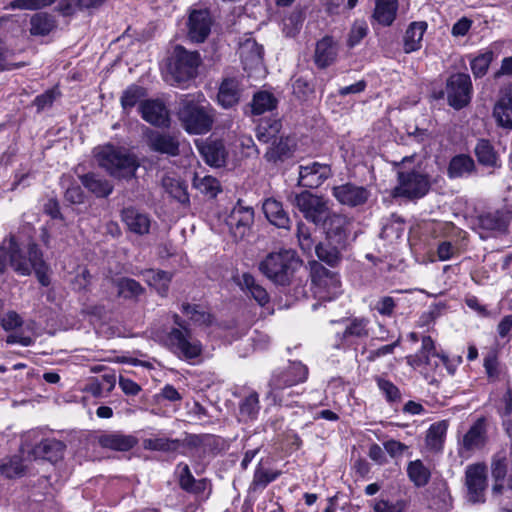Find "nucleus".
Instances as JSON below:
<instances>
[{
  "label": "nucleus",
  "instance_id": "1",
  "mask_svg": "<svg viewBox=\"0 0 512 512\" xmlns=\"http://www.w3.org/2000/svg\"><path fill=\"white\" fill-rule=\"evenodd\" d=\"M8 266L20 276H30L34 272L42 286L50 285L49 265L35 242H29L24 248L14 235L4 238L0 244V275L6 273Z\"/></svg>",
  "mask_w": 512,
  "mask_h": 512
},
{
  "label": "nucleus",
  "instance_id": "2",
  "mask_svg": "<svg viewBox=\"0 0 512 512\" xmlns=\"http://www.w3.org/2000/svg\"><path fill=\"white\" fill-rule=\"evenodd\" d=\"M302 266V261L296 252L287 249L278 252L269 253L260 263V272L276 285L287 286L298 269Z\"/></svg>",
  "mask_w": 512,
  "mask_h": 512
},
{
  "label": "nucleus",
  "instance_id": "3",
  "mask_svg": "<svg viewBox=\"0 0 512 512\" xmlns=\"http://www.w3.org/2000/svg\"><path fill=\"white\" fill-rule=\"evenodd\" d=\"M179 121L189 134H205L212 128L214 122L213 109L206 101L185 99L178 111Z\"/></svg>",
  "mask_w": 512,
  "mask_h": 512
},
{
  "label": "nucleus",
  "instance_id": "4",
  "mask_svg": "<svg viewBox=\"0 0 512 512\" xmlns=\"http://www.w3.org/2000/svg\"><path fill=\"white\" fill-rule=\"evenodd\" d=\"M308 378V368L301 362H291L287 367L278 368L273 371L269 381L270 390L268 398H271L274 404L288 405L286 403L283 390L299 383H303Z\"/></svg>",
  "mask_w": 512,
  "mask_h": 512
},
{
  "label": "nucleus",
  "instance_id": "5",
  "mask_svg": "<svg viewBox=\"0 0 512 512\" xmlns=\"http://www.w3.org/2000/svg\"><path fill=\"white\" fill-rule=\"evenodd\" d=\"M165 345L178 359L192 361L203 353V344L190 328L173 327L165 336Z\"/></svg>",
  "mask_w": 512,
  "mask_h": 512
},
{
  "label": "nucleus",
  "instance_id": "6",
  "mask_svg": "<svg viewBox=\"0 0 512 512\" xmlns=\"http://www.w3.org/2000/svg\"><path fill=\"white\" fill-rule=\"evenodd\" d=\"M97 157L99 165L115 178H131L139 166L135 157L111 145L102 147Z\"/></svg>",
  "mask_w": 512,
  "mask_h": 512
},
{
  "label": "nucleus",
  "instance_id": "7",
  "mask_svg": "<svg viewBox=\"0 0 512 512\" xmlns=\"http://www.w3.org/2000/svg\"><path fill=\"white\" fill-rule=\"evenodd\" d=\"M292 203L306 220L317 226L323 224L331 213L328 200L309 191L296 194Z\"/></svg>",
  "mask_w": 512,
  "mask_h": 512
},
{
  "label": "nucleus",
  "instance_id": "8",
  "mask_svg": "<svg viewBox=\"0 0 512 512\" xmlns=\"http://www.w3.org/2000/svg\"><path fill=\"white\" fill-rule=\"evenodd\" d=\"M471 78L466 73H454L446 80L445 94L449 106L456 110L466 107L472 97Z\"/></svg>",
  "mask_w": 512,
  "mask_h": 512
},
{
  "label": "nucleus",
  "instance_id": "9",
  "mask_svg": "<svg viewBox=\"0 0 512 512\" xmlns=\"http://www.w3.org/2000/svg\"><path fill=\"white\" fill-rule=\"evenodd\" d=\"M398 184L394 188L395 196L407 198H421L429 191L430 182L428 176L416 170L397 172Z\"/></svg>",
  "mask_w": 512,
  "mask_h": 512
},
{
  "label": "nucleus",
  "instance_id": "10",
  "mask_svg": "<svg viewBox=\"0 0 512 512\" xmlns=\"http://www.w3.org/2000/svg\"><path fill=\"white\" fill-rule=\"evenodd\" d=\"M200 64L198 52H190L182 46H176L174 50V62L171 66L172 76L178 84H181L196 75Z\"/></svg>",
  "mask_w": 512,
  "mask_h": 512
},
{
  "label": "nucleus",
  "instance_id": "11",
  "mask_svg": "<svg viewBox=\"0 0 512 512\" xmlns=\"http://www.w3.org/2000/svg\"><path fill=\"white\" fill-rule=\"evenodd\" d=\"M508 216L499 210L479 215L474 224V230L483 240L502 234L507 231Z\"/></svg>",
  "mask_w": 512,
  "mask_h": 512
},
{
  "label": "nucleus",
  "instance_id": "12",
  "mask_svg": "<svg viewBox=\"0 0 512 512\" xmlns=\"http://www.w3.org/2000/svg\"><path fill=\"white\" fill-rule=\"evenodd\" d=\"M254 221V210L238 201L227 218V225L235 240H241L249 232Z\"/></svg>",
  "mask_w": 512,
  "mask_h": 512
},
{
  "label": "nucleus",
  "instance_id": "13",
  "mask_svg": "<svg viewBox=\"0 0 512 512\" xmlns=\"http://www.w3.org/2000/svg\"><path fill=\"white\" fill-rule=\"evenodd\" d=\"M486 467L483 464H472L465 471V485L468 491V500L471 503H483L486 489Z\"/></svg>",
  "mask_w": 512,
  "mask_h": 512
},
{
  "label": "nucleus",
  "instance_id": "14",
  "mask_svg": "<svg viewBox=\"0 0 512 512\" xmlns=\"http://www.w3.org/2000/svg\"><path fill=\"white\" fill-rule=\"evenodd\" d=\"M311 277L312 281L318 286L317 293L320 298L325 299L326 296L322 295V290L327 289L329 300L335 298L340 294V280L336 273L325 268L317 261L311 262Z\"/></svg>",
  "mask_w": 512,
  "mask_h": 512
},
{
  "label": "nucleus",
  "instance_id": "15",
  "mask_svg": "<svg viewBox=\"0 0 512 512\" xmlns=\"http://www.w3.org/2000/svg\"><path fill=\"white\" fill-rule=\"evenodd\" d=\"M332 176L330 165L312 162L299 167L298 183L302 187L315 189Z\"/></svg>",
  "mask_w": 512,
  "mask_h": 512
},
{
  "label": "nucleus",
  "instance_id": "16",
  "mask_svg": "<svg viewBox=\"0 0 512 512\" xmlns=\"http://www.w3.org/2000/svg\"><path fill=\"white\" fill-rule=\"evenodd\" d=\"M321 225L325 230V238L336 242L340 246H347L351 220L346 215L330 213L325 222Z\"/></svg>",
  "mask_w": 512,
  "mask_h": 512
},
{
  "label": "nucleus",
  "instance_id": "17",
  "mask_svg": "<svg viewBox=\"0 0 512 512\" xmlns=\"http://www.w3.org/2000/svg\"><path fill=\"white\" fill-rule=\"evenodd\" d=\"M332 195L341 204L348 207H357L367 202L370 192L363 186L345 183L334 186Z\"/></svg>",
  "mask_w": 512,
  "mask_h": 512
},
{
  "label": "nucleus",
  "instance_id": "18",
  "mask_svg": "<svg viewBox=\"0 0 512 512\" xmlns=\"http://www.w3.org/2000/svg\"><path fill=\"white\" fill-rule=\"evenodd\" d=\"M145 137L150 150L168 156H177L179 154L180 144L177 136L147 128Z\"/></svg>",
  "mask_w": 512,
  "mask_h": 512
},
{
  "label": "nucleus",
  "instance_id": "19",
  "mask_svg": "<svg viewBox=\"0 0 512 512\" xmlns=\"http://www.w3.org/2000/svg\"><path fill=\"white\" fill-rule=\"evenodd\" d=\"M487 427L485 418H478L463 436L460 453L481 450L487 443Z\"/></svg>",
  "mask_w": 512,
  "mask_h": 512
},
{
  "label": "nucleus",
  "instance_id": "20",
  "mask_svg": "<svg viewBox=\"0 0 512 512\" xmlns=\"http://www.w3.org/2000/svg\"><path fill=\"white\" fill-rule=\"evenodd\" d=\"M212 19L207 10H194L188 21V36L192 41L203 42L209 35Z\"/></svg>",
  "mask_w": 512,
  "mask_h": 512
},
{
  "label": "nucleus",
  "instance_id": "21",
  "mask_svg": "<svg viewBox=\"0 0 512 512\" xmlns=\"http://www.w3.org/2000/svg\"><path fill=\"white\" fill-rule=\"evenodd\" d=\"M142 118L153 126L168 127L170 124L169 111L158 100H146L139 106Z\"/></svg>",
  "mask_w": 512,
  "mask_h": 512
},
{
  "label": "nucleus",
  "instance_id": "22",
  "mask_svg": "<svg viewBox=\"0 0 512 512\" xmlns=\"http://www.w3.org/2000/svg\"><path fill=\"white\" fill-rule=\"evenodd\" d=\"M121 219L127 229L137 235H146L150 231L151 218L149 214L135 208L126 207L121 211Z\"/></svg>",
  "mask_w": 512,
  "mask_h": 512
},
{
  "label": "nucleus",
  "instance_id": "23",
  "mask_svg": "<svg viewBox=\"0 0 512 512\" xmlns=\"http://www.w3.org/2000/svg\"><path fill=\"white\" fill-rule=\"evenodd\" d=\"M65 450L66 445L64 442L54 438H47L36 444L29 454L34 459H45L54 463L64 457Z\"/></svg>",
  "mask_w": 512,
  "mask_h": 512
},
{
  "label": "nucleus",
  "instance_id": "24",
  "mask_svg": "<svg viewBox=\"0 0 512 512\" xmlns=\"http://www.w3.org/2000/svg\"><path fill=\"white\" fill-rule=\"evenodd\" d=\"M195 144L208 165L215 167L224 165L226 150L222 141L212 139L196 140Z\"/></svg>",
  "mask_w": 512,
  "mask_h": 512
},
{
  "label": "nucleus",
  "instance_id": "25",
  "mask_svg": "<svg viewBox=\"0 0 512 512\" xmlns=\"http://www.w3.org/2000/svg\"><path fill=\"white\" fill-rule=\"evenodd\" d=\"M239 55L244 70H258L263 65V47L252 38H247L240 44Z\"/></svg>",
  "mask_w": 512,
  "mask_h": 512
},
{
  "label": "nucleus",
  "instance_id": "26",
  "mask_svg": "<svg viewBox=\"0 0 512 512\" xmlns=\"http://www.w3.org/2000/svg\"><path fill=\"white\" fill-rule=\"evenodd\" d=\"M347 246H340L334 241L325 238L324 242L315 245V253L318 259L331 267H336L342 261V253Z\"/></svg>",
  "mask_w": 512,
  "mask_h": 512
},
{
  "label": "nucleus",
  "instance_id": "27",
  "mask_svg": "<svg viewBox=\"0 0 512 512\" xmlns=\"http://www.w3.org/2000/svg\"><path fill=\"white\" fill-rule=\"evenodd\" d=\"M262 208L266 218L272 225L282 229H290L291 220L283 209L281 202L269 198L264 201Z\"/></svg>",
  "mask_w": 512,
  "mask_h": 512
},
{
  "label": "nucleus",
  "instance_id": "28",
  "mask_svg": "<svg viewBox=\"0 0 512 512\" xmlns=\"http://www.w3.org/2000/svg\"><path fill=\"white\" fill-rule=\"evenodd\" d=\"M144 281L156 290L158 295L166 297L168 295L169 286L173 278V274L163 270L146 269L141 272Z\"/></svg>",
  "mask_w": 512,
  "mask_h": 512
},
{
  "label": "nucleus",
  "instance_id": "29",
  "mask_svg": "<svg viewBox=\"0 0 512 512\" xmlns=\"http://www.w3.org/2000/svg\"><path fill=\"white\" fill-rule=\"evenodd\" d=\"M239 286L247 296L253 298L260 306H265L270 300L266 289L249 273H244L241 276Z\"/></svg>",
  "mask_w": 512,
  "mask_h": 512
},
{
  "label": "nucleus",
  "instance_id": "30",
  "mask_svg": "<svg viewBox=\"0 0 512 512\" xmlns=\"http://www.w3.org/2000/svg\"><path fill=\"white\" fill-rule=\"evenodd\" d=\"M99 444L103 448L117 451H128L137 444V439L132 435H125L120 432H111L99 437Z\"/></svg>",
  "mask_w": 512,
  "mask_h": 512
},
{
  "label": "nucleus",
  "instance_id": "31",
  "mask_svg": "<svg viewBox=\"0 0 512 512\" xmlns=\"http://www.w3.org/2000/svg\"><path fill=\"white\" fill-rule=\"evenodd\" d=\"M337 57V47L331 37H324L316 44L314 60L319 68L331 65Z\"/></svg>",
  "mask_w": 512,
  "mask_h": 512
},
{
  "label": "nucleus",
  "instance_id": "32",
  "mask_svg": "<svg viewBox=\"0 0 512 512\" xmlns=\"http://www.w3.org/2000/svg\"><path fill=\"white\" fill-rule=\"evenodd\" d=\"M369 319L365 317H354L346 321L344 332L341 336L342 343L337 345L340 348L350 338H366L369 336Z\"/></svg>",
  "mask_w": 512,
  "mask_h": 512
},
{
  "label": "nucleus",
  "instance_id": "33",
  "mask_svg": "<svg viewBox=\"0 0 512 512\" xmlns=\"http://www.w3.org/2000/svg\"><path fill=\"white\" fill-rule=\"evenodd\" d=\"M56 19L53 15L39 12L30 18L29 32L32 36H46L56 28Z\"/></svg>",
  "mask_w": 512,
  "mask_h": 512
},
{
  "label": "nucleus",
  "instance_id": "34",
  "mask_svg": "<svg viewBox=\"0 0 512 512\" xmlns=\"http://www.w3.org/2000/svg\"><path fill=\"white\" fill-rule=\"evenodd\" d=\"M398 0H376L373 17L383 25L390 26L396 18Z\"/></svg>",
  "mask_w": 512,
  "mask_h": 512
},
{
  "label": "nucleus",
  "instance_id": "35",
  "mask_svg": "<svg viewBox=\"0 0 512 512\" xmlns=\"http://www.w3.org/2000/svg\"><path fill=\"white\" fill-rule=\"evenodd\" d=\"M81 183L97 197H107L113 191V185L106 179L94 173H88L80 177Z\"/></svg>",
  "mask_w": 512,
  "mask_h": 512
},
{
  "label": "nucleus",
  "instance_id": "36",
  "mask_svg": "<svg viewBox=\"0 0 512 512\" xmlns=\"http://www.w3.org/2000/svg\"><path fill=\"white\" fill-rule=\"evenodd\" d=\"M239 98L238 82L235 79L224 80L217 95L219 104L224 108H231L238 103Z\"/></svg>",
  "mask_w": 512,
  "mask_h": 512
},
{
  "label": "nucleus",
  "instance_id": "37",
  "mask_svg": "<svg viewBox=\"0 0 512 512\" xmlns=\"http://www.w3.org/2000/svg\"><path fill=\"white\" fill-rule=\"evenodd\" d=\"M113 285L117 288V295L124 299H137L145 292L138 281L128 277L113 280Z\"/></svg>",
  "mask_w": 512,
  "mask_h": 512
},
{
  "label": "nucleus",
  "instance_id": "38",
  "mask_svg": "<svg viewBox=\"0 0 512 512\" xmlns=\"http://www.w3.org/2000/svg\"><path fill=\"white\" fill-rule=\"evenodd\" d=\"M426 28L427 24L425 22H413L409 25L404 36V51L406 53L420 49Z\"/></svg>",
  "mask_w": 512,
  "mask_h": 512
},
{
  "label": "nucleus",
  "instance_id": "39",
  "mask_svg": "<svg viewBox=\"0 0 512 512\" xmlns=\"http://www.w3.org/2000/svg\"><path fill=\"white\" fill-rule=\"evenodd\" d=\"M181 311L191 322L198 326H208L212 323V315L202 305L183 303Z\"/></svg>",
  "mask_w": 512,
  "mask_h": 512
},
{
  "label": "nucleus",
  "instance_id": "40",
  "mask_svg": "<svg viewBox=\"0 0 512 512\" xmlns=\"http://www.w3.org/2000/svg\"><path fill=\"white\" fill-rule=\"evenodd\" d=\"M475 168L474 160L465 154L454 156L448 166L450 178H459L470 174Z\"/></svg>",
  "mask_w": 512,
  "mask_h": 512
},
{
  "label": "nucleus",
  "instance_id": "41",
  "mask_svg": "<svg viewBox=\"0 0 512 512\" xmlns=\"http://www.w3.org/2000/svg\"><path fill=\"white\" fill-rule=\"evenodd\" d=\"M439 353L436 351V347L433 339L430 336H424L422 338L421 349L414 356L408 358V362L412 365H428L431 356L439 357Z\"/></svg>",
  "mask_w": 512,
  "mask_h": 512
},
{
  "label": "nucleus",
  "instance_id": "42",
  "mask_svg": "<svg viewBox=\"0 0 512 512\" xmlns=\"http://www.w3.org/2000/svg\"><path fill=\"white\" fill-rule=\"evenodd\" d=\"M407 474L416 487H424L431 477L429 468L421 460L411 461L407 467Z\"/></svg>",
  "mask_w": 512,
  "mask_h": 512
},
{
  "label": "nucleus",
  "instance_id": "43",
  "mask_svg": "<svg viewBox=\"0 0 512 512\" xmlns=\"http://www.w3.org/2000/svg\"><path fill=\"white\" fill-rule=\"evenodd\" d=\"M162 186H163L164 190L172 198L176 199L178 202L183 203V204L189 202V195L187 192V187L179 179L165 176L162 179Z\"/></svg>",
  "mask_w": 512,
  "mask_h": 512
},
{
  "label": "nucleus",
  "instance_id": "44",
  "mask_svg": "<svg viewBox=\"0 0 512 512\" xmlns=\"http://www.w3.org/2000/svg\"><path fill=\"white\" fill-rule=\"evenodd\" d=\"M448 424L446 421H440L430 426L426 435V445L434 451L442 448L446 436Z\"/></svg>",
  "mask_w": 512,
  "mask_h": 512
},
{
  "label": "nucleus",
  "instance_id": "45",
  "mask_svg": "<svg viewBox=\"0 0 512 512\" xmlns=\"http://www.w3.org/2000/svg\"><path fill=\"white\" fill-rule=\"evenodd\" d=\"M277 99L275 96L267 91L257 92L252 100V113L255 115H261L265 112L272 111L277 106Z\"/></svg>",
  "mask_w": 512,
  "mask_h": 512
},
{
  "label": "nucleus",
  "instance_id": "46",
  "mask_svg": "<svg viewBox=\"0 0 512 512\" xmlns=\"http://www.w3.org/2000/svg\"><path fill=\"white\" fill-rule=\"evenodd\" d=\"M498 124L504 128H512V97H504L500 99L493 111Z\"/></svg>",
  "mask_w": 512,
  "mask_h": 512
},
{
  "label": "nucleus",
  "instance_id": "47",
  "mask_svg": "<svg viewBox=\"0 0 512 512\" xmlns=\"http://www.w3.org/2000/svg\"><path fill=\"white\" fill-rule=\"evenodd\" d=\"M142 446L145 450L174 452L179 448L180 441L166 437L147 438L143 440Z\"/></svg>",
  "mask_w": 512,
  "mask_h": 512
},
{
  "label": "nucleus",
  "instance_id": "48",
  "mask_svg": "<svg viewBox=\"0 0 512 512\" xmlns=\"http://www.w3.org/2000/svg\"><path fill=\"white\" fill-rule=\"evenodd\" d=\"M0 472L7 478L23 476L25 473V466L23 465L22 458L15 455L1 459Z\"/></svg>",
  "mask_w": 512,
  "mask_h": 512
},
{
  "label": "nucleus",
  "instance_id": "49",
  "mask_svg": "<svg viewBox=\"0 0 512 512\" xmlns=\"http://www.w3.org/2000/svg\"><path fill=\"white\" fill-rule=\"evenodd\" d=\"M281 123L278 120H263L259 123L256 130V136L259 141L268 143L273 140L276 141L277 135L280 132Z\"/></svg>",
  "mask_w": 512,
  "mask_h": 512
},
{
  "label": "nucleus",
  "instance_id": "50",
  "mask_svg": "<svg viewBox=\"0 0 512 512\" xmlns=\"http://www.w3.org/2000/svg\"><path fill=\"white\" fill-rule=\"evenodd\" d=\"M475 155L480 164L485 166H495L497 154L488 140L481 139L475 147Z\"/></svg>",
  "mask_w": 512,
  "mask_h": 512
},
{
  "label": "nucleus",
  "instance_id": "51",
  "mask_svg": "<svg viewBox=\"0 0 512 512\" xmlns=\"http://www.w3.org/2000/svg\"><path fill=\"white\" fill-rule=\"evenodd\" d=\"M281 473L279 471L269 470L263 467L260 461L255 469L251 487L254 490L265 488L269 483L276 480Z\"/></svg>",
  "mask_w": 512,
  "mask_h": 512
},
{
  "label": "nucleus",
  "instance_id": "52",
  "mask_svg": "<svg viewBox=\"0 0 512 512\" xmlns=\"http://www.w3.org/2000/svg\"><path fill=\"white\" fill-rule=\"evenodd\" d=\"M494 53L492 50H485L479 55L470 59V66L473 75L477 77L484 76L493 60Z\"/></svg>",
  "mask_w": 512,
  "mask_h": 512
},
{
  "label": "nucleus",
  "instance_id": "53",
  "mask_svg": "<svg viewBox=\"0 0 512 512\" xmlns=\"http://www.w3.org/2000/svg\"><path fill=\"white\" fill-rule=\"evenodd\" d=\"M260 410L258 394L253 392L245 397L240 404V415L245 420H253Z\"/></svg>",
  "mask_w": 512,
  "mask_h": 512
},
{
  "label": "nucleus",
  "instance_id": "54",
  "mask_svg": "<svg viewBox=\"0 0 512 512\" xmlns=\"http://www.w3.org/2000/svg\"><path fill=\"white\" fill-rule=\"evenodd\" d=\"M194 186L203 194L209 197H215L220 191L219 181L212 176H205L203 178H195Z\"/></svg>",
  "mask_w": 512,
  "mask_h": 512
},
{
  "label": "nucleus",
  "instance_id": "55",
  "mask_svg": "<svg viewBox=\"0 0 512 512\" xmlns=\"http://www.w3.org/2000/svg\"><path fill=\"white\" fill-rule=\"evenodd\" d=\"M144 96V91L139 86L128 87L121 96V105L124 110L133 108Z\"/></svg>",
  "mask_w": 512,
  "mask_h": 512
},
{
  "label": "nucleus",
  "instance_id": "56",
  "mask_svg": "<svg viewBox=\"0 0 512 512\" xmlns=\"http://www.w3.org/2000/svg\"><path fill=\"white\" fill-rule=\"evenodd\" d=\"M57 0H14L10 3L12 9L39 10L49 7Z\"/></svg>",
  "mask_w": 512,
  "mask_h": 512
},
{
  "label": "nucleus",
  "instance_id": "57",
  "mask_svg": "<svg viewBox=\"0 0 512 512\" xmlns=\"http://www.w3.org/2000/svg\"><path fill=\"white\" fill-rule=\"evenodd\" d=\"M297 238L299 246L304 252L309 253L315 247L310 228L302 222L297 225Z\"/></svg>",
  "mask_w": 512,
  "mask_h": 512
},
{
  "label": "nucleus",
  "instance_id": "58",
  "mask_svg": "<svg viewBox=\"0 0 512 512\" xmlns=\"http://www.w3.org/2000/svg\"><path fill=\"white\" fill-rule=\"evenodd\" d=\"M378 388L385 395L389 402L399 401L401 394L399 389L389 380L378 377L376 379Z\"/></svg>",
  "mask_w": 512,
  "mask_h": 512
},
{
  "label": "nucleus",
  "instance_id": "59",
  "mask_svg": "<svg viewBox=\"0 0 512 512\" xmlns=\"http://www.w3.org/2000/svg\"><path fill=\"white\" fill-rule=\"evenodd\" d=\"M396 308V301L391 296L380 297L373 306L381 316L392 317Z\"/></svg>",
  "mask_w": 512,
  "mask_h": 512
},
{
  "label": "nucleus",
  "instance_id": "60",
  "mask_svg": "<svg viewBox=\"0 0 512 512\" xmlns=\"http://www.w3.org/2000/svg\"><path fill=\"white\" fill-rule=\"evenodd\" d=\"M368 26L364 21H356L349 33L348 45L354 47L367 35Z\"/></svg>",
  "mask_w": 512,
  "mask_h": 512
},
{
  "label": "nucleus",
  "instance_id": "61",
  "mask_svg": "<svg viewBox=\"0 0 512 512\" xmlns=\"http://www.w3.org/2000/svg\"><path fill=\"white\" fill-rule=\"evenodd\" d=\"M406 503L403 500L390 502L388 500L380 499L375 502L373 509L375 512H404Z\"/></svg>",
  "mask_w": 512,
  "mask_h": 512
},
{
  "label": "nucleus",
  "instance_id": "62",
  "mask_svg": "<svg viewBox=\"0 0 512 512\" xmlns=\"http://www.w3.org/2000/svg\"><path fill=\"white\" fill-rule=\"evenodd\" d=\"M92 276L86 267H78L76 275L72 280V285L75 290H86L91 284Z\"/></svg>",
  "mask_w": 512,
  "mask_h": 512
},
{
  "label": "nucleus",
  "instance_id": "63",
  "mask_svg": "<svg viewBox=\"0 0 512 512\" xmlns=\"http://www.w3.org/2000/svg\"><path fill=\"white\" fill-rule=\"evenodd\" d=\"M0 323L4 330L11 331L21 327L23 320L17 312L8 311L1 317Z\"/></svg>",
  "mask_w": 512,
  "mask_h": 512
},
{
  "label": "nucleus",
  "instance_id": "64",
  "mask_svg": "<svg viewBox=\"0 0 512 512\" xmlns=\"http://www.w3.org/2000/svg\"><path fill=\"white\" fill-rule=\"evenodd\" d=\"M458 249L449 241H442L437 247V257L440 261H447L457 255Z\"/></svg>",
  "mask_w": 512,
  "mask_h": 512
}]
</instances>
